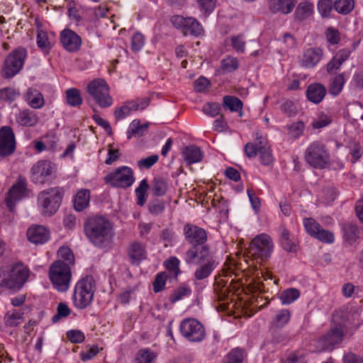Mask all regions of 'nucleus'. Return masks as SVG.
I'll use <instances>...</instances> for the list:
<instances>
[{
	"mask_svg": "<svg viewBox=\"0 0 363 363\" xmlns=\"http://www.w3.org/2000/svg\"><path fill=\"white\" fill-rule=\"evenodd\" d=\"M84 230L89 241L100 248L108 246L114 235L112 224L103 216L88 218L84 222Z\"/></svg>",
	"mask_w": 363,
	"mask_h": 363,
	"instance_id": "obj_1",
	"label": "nucleus"
},
{
	"mask_svg": "<svg viewBox=\"0 0 363 363\" xmlns=\"http://www.w3.org/2000/svg\"><path fill=\"white\" fill-rule=\"evenodd\" d=\"M185 239L192 245L185 254V262L187 264H194L198 256L204 259L211 252L209 246L206 244L207 235L204 229L192 224H186L184 227Z\"/></svg>",
	"mask_w": 363,
	"mask_h": 363,
	"instance_id": "obj_2",
	"label": "nucleus"
},
{
	"mask_svg": "<svg viewBox=\"0 0 363 363\" xmlns=\"http://www.w3.org/2000/svg\"><path fill=\"white\" fill-rule=\"evenodd\" d=\"M49 277L56 289L60 291H66L72 278L71 268L64 261L58 259L50 265Z\"/></svg>",
	"mask_w": 363,
	"mask_h": 363,
	"instance_id": "obj_3",
	"label": "nucleus"
},
{
	"mask_svg": "<svg viewBox=\"0 0 363 363\" xmlns=\"http://www.w3.org/2000/svg\"><path fill=\"white\" fill-rule=\"evenodd\" d=\"M95 291L93 277L87 276L77 284L73 295L74 304L79 308H86L92 301Z\"/></svg>",
	"mask_w": 363,
	"mask_h": 363,
	"instance_id": "obj_4",
	"label": "nucleus"
},
{
	"mask_svg": "<svg viewBox=\"0 0 363 363\" xmlns=\"http://www.w3.org/2000/svg\"><path fill=\"white\" fill-rule=\"evenodd\" d=\"M346 320L345 313L336 311L333 315V320L337 325L332 328L325 335L318 340V344L323 350H330L333 347L341 342L343 337L342 325Z\"/></svg>",
	"mask_w": 363,
	"mask_h": 363,
	"instance_id": "obj_5",
	"label": "nucleus"
},
{
	"mask_svg": "<svg viewBox=\"0 0 363 363\" xmlns=\"http://www.w3.org/2000/svg\"><path fill=\"white\" fill-rule=\"evenodd\" d=\"M38 203L42 208V213L45 216H50L56 213L62 201L60 189L50 188L41 191L38 197Z\"/></svg>",
	"mask_w": 363,
	"mask_h": 363,
	"instance_id": "obj_6",
	"label": "nucleus"
},
{
	"mask_svg": "<svg viewBox=\"0 0 363 363\" xmlns=\"http://www.w3.org/2000/svg\"><path fill=\"white\" fill-rule=\"evenodd\" d=\"M5 272H0V286L10 289H20L28 277V270L22 264H15L11 269L8 277Z\"/></svg>",
	"mask_w": 363,
	"mask_h": 363,
	"instance_id": "obj_7",
	"label": "nucleus"
},
{
	"mask_svg": "<svg viewBox=\"0 0 363 363\" xmlns=\"http://www.w3.org/2000/svg\"><path fill=\"white\" fill-rule=\"evenodd\" d=\"M26 57V50L23 48H18L11 52L4 60L1 69L2 77L10 79L18 74L23 67Z\"/></svg>",
	"mask_w": 363,
	"mask_h": 363,
	"instance_id": "obj_8",
	"label": "nucleus"
},
{
	"mask_svg": "<svg viewBox=\"0 0 363 363\" xmlns=\"http://www.w3.org/2000/svg\"><path fill=\"white\" fill-rule=\"evenodd\" d=\"M274 245L272 238L267 234L257 235L250 242L248 254L261 260L268 258L272 252Z\"/></svg>",
	"mask_w": 363,
	"mask_h": 363,
	"instance_id": "obj_9",
	"label": "nucleus"
},
{
	"mask_svg": "<svg viewBox=\"0 0 363 363\" xmlns=\"http://www.w3.org/2000/svg\"><path fill=\"white\" fill-rule=\"evenodd\" d=\"M104 180L112 186L127 189L133 185L135 178L132 169L123 166L108 174L104 177Z\"/></svg>",
	"mask_w": 363,
	"mask_h": 363,
	"instance_id": "obj_10",
	"label": "nucleus"
},
{
	"mask_svg": "<svg viewBox=\"0 0 363 363\" xmlns=\"http://www.w3.org/2000/svg\"><path fill=\"white\" fill-rule=\"evenodd\" d=\"M89 94L101 108L111 106L113 101L109 94V88L104 79H95L87 86Z\"/></svg>",
	"mask_w": 363,
	"mask_h": 363,
	"instance_id": "obj_11",
	"label": "nucleus"
},
{
	"mask_svg": "<svg viewBox=\"0 0 363 363\" xmlns=\"http://www.w3.org/2000/svg\"><path fill=\"white\" fill-rule=\"evenodd\" d=\"M305 157L310 165L319 169L324 168L329 160L324 145L317 141L307 148Z\"/></svg>",
	"mask_w": 363,
	"mask_h": 363,
	"instance_id": "obj_12",
	"label": "nucleus"
},
{
	"mask_svg": "<svg viewBox=\"0 0 363 363\" xmlns=\"http://www.w3.org/2000/svg\"><path fill=\"white\" fill-rule=\"evenodd\" d=\"M180 330L182 335L191 342H200L206 335L203 325L193 318L183 320L180 325Z\"/></svg>",
	"mask_w": 363,
	"mask_h": 363,
	"instance_id": "obj_13",
	"label": "nucleus"
},
{
	"mask_svg": "<svg viewBox=\"0 0 363 363\" xmlns=\"http://www.w3.org/2000/svg\"><path fill=\"white\" fill-rule=\"evenodd\" d=\"M15 150L16 140L12 128L9 126H3L0 128V156H9Z\"/></svg>",
	"mask_w": 363,
	"mask_h": 363,
	"instance_id": "obj_14",
	"label": "nucleus"
},
{
	"mask_svg": "<svg viewBox=\"0 0 363 363\" xmlns=\"http://www.w3.org/2000/svg\"><path fill=\"white\" fill-rule=\"evenodd\" d=\"M27 182L25 178L20 177L17 182L9 191L6 204L10 211L13 212L16 202L21 199L26 195Z\"/></svg>",
	"mask_w": 363,
	"mask_h": 363,
	"instance_id": "obj_15",
	"label": "nucleus"
},
{
	"mask_svg": "<svg viewBox=\"0 0 363 363\" xmlns=\"http://www.w3.org/2000/svg\"><path fill=\"white\" fill-rule=\"evenodd\" d=\"M196 262L201 263L194 272V278L197 281L208 278L217 265L212 252H209V255L204 259H201L200 256H198L195 263Z\"/></svg>",
	"mask_w": 363,
	"mask_h": 363,
	"instance_id": "obj_16",
	"label": "nucleus"
},
{
	"mask_svg": "<svg viewBox=\"0 0 363 363\" xmlns=\"http://www.w3.org/2000/svg\"><path fill=\"white\" fill-rule=\"evenodd\" d=\"M60 40L64 48L70 52L78 51L82 45L80 36L70 29H65L61 32Z\"/></svg>",
	"mask_w": 363,
	"mask_h": 363,
	"instance_id": "obj_17",
	"label": "nucleus"
},
{
	"mask_svg": "<svg viewBox=\"0 0 363 363\" xmlns=\"http://www.w3.org/2000/svg\"><path fill=\"white\" fill-rule=\"evenodd\" d=\"M52 166L47 161H39L31 168L32 181L36 184L45 183L47 177L52 173Z\"/></svg>",
	"mask_w": 363,
	"mask_h": 363,
	"instance_id": "obj_18",
	"label": "nucleus"
},
{
	"mask_svg": "<svg viewBox=\"0 0 363 363\" xmlns=\"http://www.w3.org/2000/svg\"><path fill=\"white\" fill-rule=\"evenodd\" d=\"M27 237L34 244H43L49 238V232L42 225L31 227L28 230Z\"/></svg>",
	"mask_w": 363,
	"mask_h": 363,
	"instance_id": "obj_19",
	"label": "nucleus"
},
{
	"mask_svg": "<svg viewBox=\"0 0 363 363\" xmlns=\"http://www.w3.org/2000/svg\"><path fill=\"white\" fill-rule=\"evenodd\" d=\"M323 57V50L318 48L307 49L303 56V66L311 68L315 66Z\"/></svg>",
	"mask_w": 363,
	"mask_h": 363,
	"instance_id": "obj_20",
	"label": "nucleus"
},
{
	"mask_svg": "<svg viewBox=\"0 0 363 363\" xmlns=\"http://www.w3.org/2000/svg\"><path fill=\"white\" fill-rule=\"evenodd\" d=\"M296 0H269L270 10L274 13H289L294 9Z\"/></svg>",
	"mask_w": 363,
	"mask_h": 363,
	"instance_id": "obj_21",
	"label": "nucleus"
},
{
	"mask_svg": "<svg viewBox=\"0 0 363 363\" xmlns=\"http://www.w3.org/2000/svg\"><path fill=\"white\" fill-rule=\"evenodd\" d=\"M325 94V87L323 84L318 83L310 84L306 91L308 99L314 104H319L322 101Z\"/></svg>",
	"mask_w": 363,
	"mask_h": 363,
	"instance_id": "obj_22",
	"label": "nucleus"
},
{
	"mask_svg": "<svg viewBox=\"0 0 363 363\" xmlns=\"http://www.w3.org/2000/svg\"><path fill=\"white\" fill-rule=\"evenodd\" d=\"M128 256L132 264H137L146 258V250L140 242H134L128 247Z\"/></svg>",
	"mask_w": 363,
	"mask_h": 363,
	"instance_id": "obj_23",
	"label": "nucleus"
},
{
	"mask_svg": "<svg viewBox=\"0 0 363 363\" xmlns=\"http://www.w3.org/2000/svg\"><path fill=\"white\" fill-rule=\"evenodd\" d=\"M182 155L188 164L199 162L202 158L201 150L194 145L186 147L182 151Z\"/></svg>",
	"mask_w": 363,
	"mask_h": 363,
	"instance_id": "obj_24",
	"label": "nucleus"
},
{
	"mask_svg": "<svg viewBox=\"0 0 363 363\" xmlns=\"http://www.w3.org/2000/svg\"><path fill=\"white\" fill-rule=\"evenodd\" d=\"M345 83L343 73L338 74L331 77L328 84V91L333 96H337L342 90Z\"/></svg>",
	"mask_w": 363,
	"mask_h": 363,
	"instance_id": "obj_25",
	"label": "nucleus"
},
{
	"mask_svg": "<svg viewBox=\"0 0 363 363\" xmlns=\"http://www.w3.org/2000/svg\"><path fill=\"white\" fill-rule=\"evenodd\" d=\"M26 100L33 108H40L44 105L43 94L37 89H29L26 94Z\"/></svg>",
	"mask_w": 363,
	"mask_h": 363,
	"instance_id": "obj_26",
	"label": "nucleus"
},
{
	"mask_svg": "<svg viewBox=\"0 0 363 363\" xmlns=\"http://www.w3.org/2000/svg\"><path fill=\"white\" fill-rule=\"evenodd\" d=\"M90 191L87 189H82L77 192L74 200V207L77 211H83L89 203Z\"/></svg>",
	"mask_w": 363,
	"mask_h": 363,
	"instance_id": "obj_27",
	"label": "nucleus"
},
{
	"mask_svg": "<svg viewBox=\"0 0 363 363\" xmlns=\"http://www.w3.org/2000/svg\"><path fill=\"white\" fill-rule=\"evenodd\" d=\"M260 161L264 165H269L273 162V156L270 147L266 141H258Z\"/></svg>",
	"mask_w": 363,
	"mask_h": 363,
	"instance_id": "obj_28",
	"label": "nucleus"
},
{
	"mask_svg": "<svg viewBox=\"0 0 363 363\" xmlns=\"http://www.w3.org/2000/svg\"><path fill=\"white\" fill-rule=\"evenodd\" d=\"M16 121L21 125L33 126L38 123V117L33 111L25 110L19 113Z\"/></svg>",
	"mask_w": 363,
	"mask_h": 363,
	"instance_id": "obj_29",
	"label": "nucleus"
},
{
	"mask_svg": "<svg viewBox=\"0 0 363 363\" xmlns=\"http://www.w3.org/2000/svg\"><path fill=\"white\" fill-rule=\"evenodd\" d=\"M313 11V6L309 2H301L295 11V18L298 21H303L310 17Z\"/></svg>",
	"mask_w": 363,
	"mask_h": 363,
	"instance_id": "obj_30",
	"label": "nucleus"
},
{
	"mask_svg": "<svg viewBox=\"0 0 363 363\" xmlns=\"http://www.w3.org/2000/svg\"><path fill=\"white\" fill-rule=\"evenodd\" d=\"M187 21L183 31L185 35L199 36L203 33L201 25L195 18H187Z\"/></svg>",
	"mask_w": 363,
	"mask_h": 363,
	"instance_id": "obj_31",
	"label": "nucleus"
},
{
	"mask_svg": "<svg viewBox=\"0 0 363 363\" xmlns=\"http://www.w3.org/2000/svg\"><path fill=\"white\" fill-rule=\"evenodd\" d=\"M281 244L284 250L287 252H296V243L291 239L290 233L284 227H281Z\"/></svg>",
	"mask_w": 363,
	"mask_h": 363,
	"instance_id": "obj_32",
	"label": "nucleus"
},
{
	"mask_svg": "<svg viewBox=\"0 0 363 363\" xmlns=\"http://www.w3.org/2000/svg\"><path fill=\"white\" fill-rule=\"evenodd\" d=\"M354 0H335L334 1V9L340 14L347 15L354 9Z\"/></svg>",
	"mask_w": 363,
	"mask_h": 363,
	"instance_id": "obj_33",
	"label": "nucleus"
},
{
	"mask_svg": "<svg viewBox=\"0 0 363 363\" xmlns=\"http://www.w3.org/2000/svg\"><path fill=\"white\" fill-rule=\"evenodd\" d=\"M300 294H301L298 289L295 288H289L284 290L280 294L279 298L282 304L287 305L298 299L300 296Z\"/></svg>",
	"mask_w": 363,
	"mask_h": 363,
	"instance_id": "obj_34",
	"label": "nucleus"
},
{
	"mask_svg": "<svg viewBox=\"0 0 363 363\" xmlns=\"http://www.w3.org/2000/svg\"><path fill=\"white\" fill-rule=\"evenodd\" d=\"M149 123H145L143 125L140 124V121L138 120H134L130 124L129 129L127 132V138L128 139H130L133 135H138L142 136L147 131Z\"/></svg>",
	"mask_w": 363,
	"mask_h": 363,
	"instance_id": "obj_35",
	"label": "nucleus"
},
{
	"mask_svg": "<svg viewBox=\"0 0 363 363\" xmlns=\"http://www.w3.org/2000/svg\"><path fill=\"white\" fill-rule=\"evenodd\" d=\"M167 182L162 177H155L152 182V192L155 196H162L167 191Z\"/></svg>",
	"mask_w": 363,
	"mask_h": 363,
	"instance_id": "obj_36",
	"label": "nucleus"
},
{
	"mask_svg": "<svg viewBox=\"0 0 363 363\" xmlns=\"http://www.w3.org/2000/svg\"><path fill=\"white\" fill-rule=\"evenodd\" d=\"M67 102L72 106H78L82 104V98L79 89L72 88L66 91Z\"/></svg>",
	"mask_w": 363,
	"mask_h": 363,
	"instance_id": "obj_37",
	"label": "nucleus"
},
{
	"mask_svg": "<svg viewBox=\"0 0 363 363\" xmlns=\"http://www.w3.org/2000/svg\"><path fill=\"white\" fill-rule=\"evenodd\" d=\"M133 110H138V106L130 101L127 102L125 105L116 108L114 111V116L116 119L121 120L128 116Z\"/></svg>",
	"mask_w": 363,
	"mask_h": 363,
	"instance_id": "obj_38",
	"label": "nucleus"
},
{
	"mask_svg": "<svg viewBox=\"0 0 363 363\" xmlns=\"http://www.w3.org/2000/svg\"><path fill=\"white\" fill-rule=\"evenodd\" d=\"M334 9V2L332 0H319L318 10L323 18L331 17V13Z\"/></svg>",
	"mask_w": 363,
	"mask_h": 363,
	"instance_id": "obj_39",
	"label": "nucleus"
},
{
	"mask_svg": "<svg viewBox=\"0 0 363 363\" xmlns=\"http://www.w3.org/2000/svg\"><path fill=\"white\" fill-rule=\"evenodd\" d=\"M291 313L289 310H280L275 315L272 324L276 328H282L289 321Z\"/></svg>",
	"mask_w": 363,
	"mask_h": 363,
	"instance_id": "obj_40",
	"label": "nucleus"
},
{
	"mask_svg": "<svg viewBox=\"0 0 363 363\" xmlns=\"http://www.w3.org/2000/svg\"><path fill=\"white\" fill-rule=\"evenodd\" d=\"M242 102L235 96H225L223 97V106L228 108L230 111H238L242 108Z\"/></svg>",
	"mask_w": 363,
	"mask_h": 363,
	"instance_id": "obj_41",
	"label": "nucleus"
},
{
	"mask_svg": "<svg viewBox=\"0 0 363 363\" xmlns=\"http://www.w3.org/2000/svg\"><path fill=\"white\" fill-rule=\"evenodd\" d=\"M164 266L170 275L177 279L180 273L179 260L175 257H172L164 262Z\"/></svg>",
	"mask_w": 363,
	"mask_h": 363,
	"instance_id": "obj_42",
	"label": "nucleus"
},
{
	"mask_svg": "<svg viewBox=\"0 0 363 363\" xmlns=\"http://www.w3.org/2000/svg\"><path fill=\"white\" fill-rule=\"evenodd\" d=\"M149 187L146 179H143L139 186L135 189V194L138 197L137 204L142 206L145 204L146 201V192Z\"/></svg>",
	"mask_w": 363,
	"mask_h": 363,
	"instance_id": "obj_43",
	"label": "nucleus"
},
{
	"mask_svg": "<svg viewBox=\"0 0 363 363\" xmlns=\"http://www.w3.org/2000/svg\"><path fill=\"white\" fill-rule=\"evenodd\" d=\"M245 353L240 348L233 349L227 355V363H242Z\"/></svg>",
	"mask_w": 363,
	"mask_h": 363,
	"instance_id": "obj_44",
	"label": "nucleus"
},
{
	"mask_svg": "<svg viewBox=\"0 0 363 363\" xmlns=\"http://www.w3.org/2000/svg\"><path fill=\"white\" fill-rule=\"evenodd\" d=\"M345 238L350 242H354L358 238V229L357 225L350 223L343 228Z\"/></svg>",
	"mask_w": 363,
	"mask_h": 363,
	"instance_id": "obj_45",
	"label": "nucleus"
},
{
	"mask_svg": "<svg viewBox=\"0 0 363 363\" xmlns=\"http://www.w3.org/2000/svg\"><path fill=\"white\" fill-rule=\"evenodd\" d=\"M164 202L157 199H153L148 204L149 212L154 216L162 214L164 212Z\"/></svg>",
	"mask_w": 363,
	"mask_h": 363,
	"instance_id": "obj_46",
	"label": "nucleus"
},
{
	"mask_svg": "<svg viewBox=\"0 0 363 363\" xmlns=\"http://www.w3.org/2000/svg\"><path fill=\"white\" fill-rule=\"evenodd\" d=\"M58 256L69 266L74 264V256L68 247H62L57 252Z\"/></svg>",
	"mask_w": 363,
	"mask_h": 363,
	"instance_id": "obj_47",
	"label": "nucleus"
},
{
	"mask_svg": "<svg viewBox=\"0 0 363 363\" xmlns=\"http://www.w3.org/2000/svg\"><path fill=\"white\" fill-rule=\"evenodd\" d=\"M217 0H196L200 11L205 15H209L215 9Z\"/></svg>",
	"mask_w": 363,
	"mask_h": 363,
	"instance_id": "obj_48",
	"label": "nucleus"
},
{
	"mask_svg": "<svg viewBox=\"0 0 363 363\" xmlns=\"http://www.w3.org/2000/svg\"><path fill=\"white\" fill-rule=\"evenodd\" d=\"M37 45L39 48L43 50H50L52 48V45L49 41L47 33L40 30L37 34Z\"/></svg>",
	"mask_w": 363,
	"mask_h": 363,
	"instance_id": "obj_49",
	"label": "nucleus"
},
{
	"mask_svg": "<svg viewBox=\"0 0 363 363\" xmlns=\"http://www.w3.org/2000/svg\"><path fill=\"white\" fill-rule=\"evenodd\" d=\"M167 277V273L165 272L157 274L153 282V290L155 293H158L164 289Z\"/></svg>",
	"mask_w": 363,
	"mask_h": 363,
	"instance_id": "obj_50",
	"label": "nucleus"
},
{
	"mask_svg": "<svg viewBox=\"0 0 363 363\" xmlns=\"http://www.w3.org/2000/svg\"><path fill=\"white\" fill-rule=\"evenodd\" d=\"M303 225L307 233L313 237L317 234L321 228L318 222L311 218L304 219Z\"/></svg>",
	"mask_w": 363,
	"mask_h": 363,
	"instance_id": "obj_51",
	"label": "nucleus"
},
{
	"mask_svg": "<svg viewBox=\"0 0 363 363\" xmlns=\"http://www.w3.org/2000/svg\"><path fill=\"white\" fill-rule=\"evenodd\" d=\"M238 67V60L235 57H228L222 60L221 69L225 72H230Z\"/></svg>",
	"mask_w": 363,
	"mask_h": 363,
	"instance_id": "obj_52",
	"label": "nucleus"
},
{
	"mask_svg": "<svg viewBox=\"0 0 363 363\" xmlns=\"http://www.w3.org/2000/svg\"><path fill=\"white\" fill-rule=\"evenodd\" d=\"M220 110V104L216 102H209L203 105V112L211 117H216L219 115Z\"/></svg>",
	"mask_w": 363,
	"mask_h": 363,
	"instance_id": "obj_53",
	"label": "nucleus"
},
{
	"mask_svg": "<svg viewBox=\"0 0 363 363\" xmlns=\"http://www.w3.org/2000/svg\"><path fill=\"white\" fill-rule=\"evenodd\" d=\"M156 356L154 352L149 350L139 351L136 360L138 363H153Z\"/></svg>",
	"mask_w": 363,
	"mask_h": 363,
	"instance_id": "obj_54",
	"label": "nucleus"
},
{
	"mask_svg": "<svg viewBox=\"0 0 363 363\" xmlns=\"http://www.w3.org/2000/svg\"><path fill=\"white\" fill-rule=\"evenodd\" d=\"M70 309L67 304L60 303L57 306V313L52 318V323L58 322L62 318H65L70 314Z\"/></svg>",
	"mask_w": 363,
	"mask_h": 363,
	"instance_id": "obj_55",
	"label": "nucleus"
},
{
	"mask_svg": "<svg viewBox=\"0 0 363 363\" xmlns=\"http://www.w3.org/2000/svg\"><path fill=\"white\" fill-rule=\"evenodd\" d=\"M245 41L242 34L233 36L231 38V45L234 50L238 52L243 53L245 50Z\"/></svg>",
	"mask_w": 363,
	"mask_h": 363,
	"instance_id": "obj_56",
	"label": "nucleus"
},
{
	"mask_svg": "<svg viewBox=\"0 0 363 363\" xmlns=\"http://www.w3.org/2000/svg\"><path fill=\"white\" fill-rule=\"evenodd\" d=\"M67 337L72 343H82L84 341V334L79 330H71L67 332Z\"/></svg>",
	"mask_w": 363,
	"mask_h": 363,
	"instance_id": "obj_57",
	"label": "nucleus"
},
{
	"mask_svg": "<svg viewBox=\"0 0 363 363\" xmlns=\"http://www.w3.org/2000/svg\"><path fill=\"white\" fill-rule=\"evenodd\" d=\"M314 238L325 243H331L334 240V235L329 230L323 229L322 227L318 231Z\"/></svg>",
	"mask_w": 363,
	"mask_h": 363,
	"instance_id": "obj_58",
	"label": "nucleus"
},
{
	"mask_svg": "<svg viewBox=\"0 0 363 363\" xmlns=\"http://www.w3.org/2000/svg\"><path fill=\"white\" fill-rule=\"evenodd\" d=\"M19 94L14 89L6 87L0 89V99L10 102L15 100Z\"/></svg>",
	"mask_w": 363,
	"mask_h": 363,
	"instance_id": "obj_59",
	"label": "nucleus"
},
{
	"mask_svg": "<svg viewBox=\"0 0 363 363\" xmlns=\"http://www.w3.org/2000/svg\"><path fill=\"white\" fill-rule=\"evenodd\" d=\"M349 147L350 149V154L354 160L353 162H355L361 157L363 153V147L359 143L355 141L351 142Z\"/></svg>",
	"mask_w": 363,
	"mask_h": 363,
	"instance_id": "obj_60",
	"label": "nucleus"
},
{
	"mask_svg": "<svg viewBox=\"0 0 363 363\" xmlns=\"http://www.w3.org/2000/svg\"><path fill=\"white\" fill-rule=\"evenodd\" d=\"M191 294V289L187 286H180L177 289L173 294L170 297V301L174 303L180 300L183 296L189 295Z\"/></svg>",
	"mask_w": 363,
	"mask_h": 363,
	"instance_id": "obj_61",
	"label": "nucleus"
},
{
	"mask_svg": "<svg viewBox=\"0 0 363 363\" xmlns=\"http://www.w3.org/2000/svg\"><path fill=\"white\" fill-rule=\"evenodd\" d=\"M281 109L289 117L294 116L297 113L295 104L290 100L284 101L281 106Z\"/></svg>",
	"mask_w": 363,
	"mask_h": 363,
	"instance_id": "obj_62",
	"label": "nucleus"
},
{
	"mask_svg": "<svg viewBox=\"0 0 363 363\" xmlns=\"http://www.w3.org/2000/svg\"><path fill=\"white\" fill-rule=\"evenodd\" d=\"M303 123L301 121H297L289 126V131L290 135L293 138H296L303 133Z\"/></svg>",
	"mask_w": 363,
	"mask_h": 363,
	"instance_id": "obj_63",
	"label": "nucleus"
},
{
	"mask_svg": "<svg viewBox=\"0 0 363 363\" xmlns=\"http://www.w3.org/2000/svg\"><path fill=\"white\" fill-rule=\"evenodd\" d=\"M328 41L332 44H337L340 40V32L333 28H328L325 31Z\"/></svg>",
	"mask_w": 363,
	"mask_h": 363,
	"instance_id": "obj_64",
	"label": "nucleus"
}]
</instances>
